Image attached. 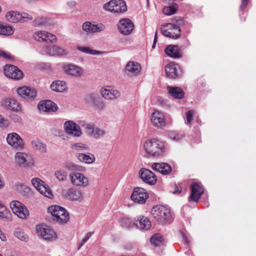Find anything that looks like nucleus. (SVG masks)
Returning <instances> with one entry per match:
<instances>
[{"instance_id": "nucleus-1", "label": "nucleus", "mask_w": 256, "mask_h": 256, "mask_svg": "<svg viewBox=\"0 0 256 256\" xmlns=\"http://www.w3.org/2000/svg\"><path fill=\"white\" fill-rule=\"evenodd\" d=\"M142 148L150 158H160L165 154L166 150L164 143L157 138L146 140L144 142Z\"/></svg>"}, {"instance_id": "nucleus-2", "label": "nucleus", "mask_w": 256, "mask_h": 256, "mask_svg": "<svg viewBox=\"0 0 256 256\" xmlns=\"http://www.w3.org/2000/svg\"><path fill=\"white\" fill-rule=\"evenodd\" d=\"M151 213L152 216L162 224H170L172 220L170 210L164 206H154Z\"/></svg>"}, {"instance_id": "nucleus-3", "label": "nucleus", "mask_w": 256, "mask_h": 256, "mask_svg": "<svg viewBox=\"0 0 256 256\" xmlns=\"http://www.w3.org/2000/svg\"><path fill=\"white\" fill-rule=\"evenodd\" d=\"M5 18L10 23H24L33 20V16L30 14L17 10L7 12Z\"/></svg>"}, {"instance_id": "nucleus-4", "label": "nucleus", "mask_w": 256, "mask_h": 256, "mask_svg": "<svg viewBox=\"0 0 256 256\" xmlns=\"http://www.w3.org/2000/svg\"><path fill=\"white\" fill-rule=\"evenodd\" d=\"M48 212L54 220L60 224H66L68 220V214L66 210L58 206H52L48 208Z\"/></svg>"}, {"instance_id": "nucleus-5", "label": "nucleus", "mask_w": 256, "mask_h": 256, "mask_svg": "<svg viewBox=\"0 0 256 256\" xmlns=\"http://www.w3.org/2000/svg\"><path fill=\"white\" fill-rule=\"evenodd\" d=\"M102 8L114 14L122 13L127 10L126 3L124 0H111L104 4Z\"/></svg>"}, {"instance_id": "nucleus-6", "label": "nucleus", "mask_w": 256, "mask_h": 256, "mask_svg": "<svg viewBox=\"0 0 256 256\" xmlns=\"http://www.w3.org/2000/svg\"><path fill=\"white\" fill-rule=\"evenodd\" d=\"M10 204L13 213L20 219L26 220L29 216V210L20 202L12 200Z\"/></svg>"}, {"instance_id": "nucleus-7", "label": "nucleus", "mask_w": 256, "mask_h": 256, "mask_svg": "<svg viewBox=\"0 0 256 256\" xmlns=\"http://www.w3.org/2000/svg\"><path fill=\"white\" fill-rule=\"evenodd\" d=\"M72 184L76 186L85 188L89 186L88 178L79 172H72L69 175Z\"/></svg>"}, {"instance_id": "nucleus-8", "label": "nucleus", "mask_w": 256, "mask_h": 256, "mask_svg": "<svg viewBox=\"0 0 256 256\" xmlns=\"http://www.w3.org/2000/svg\"><path fill=\"white\" fill-rule=\"evenodd\" d=\"M86 134L90 136L96 140L104 137L106 132L104 129L96 127L94 124L87 123L84 124Z\"/></svg>"}, {"instance_id": "nucleus-9", "label": "nucleus", "mask_w": 256, "mask_h": 256, "mask_svg": "<svg viewBox=\"0 0 256 256\" xmlns=\"http://www.w3.org/2000/svg\"><path fill=\"white\" fill-rule=\"evenodd\" d=\"M36 232L39 236L46 240H54L56 238L55 232L50 227L46 225H38L36 226Z\"/></svg>"}, {"instance_id": "nucleus-10", "label": "nucleus", "mask_w": 256, "mask_h": 256, "mask_svg": "<svg viewBox=\"0 0 256 256\" xmlns=\"http://www.w3.org/2000/svg\"><path fill=\"white\" fill-rule=\"evenodd\" d=\"M42 53L50 56H65L68 54V51L58 46L50 44L44 46Z\"/></svg>"}, {"instance_id": "nucleus-11", "label": "nucleus", "mask_w": 256, "mask_h": 256, "mask_svg": "<svg viewBox=\"0 0 256 256\" xmlns=\"http://www.w3.org/2000/svg\"><path fill=\"white\" fill-rule=\"evenodd\" d=\"M34 40L42 42H55L57 38L55 35L50 34L45 30H38L33 34Z\"/></svg>"}, {"instance_id": "nucleus-12", "label": "nucleus", "mask_w": 256, "mask_h": 256, "mask_svg": "<svg viewBox=\"0 0 256 256\" xmlns=\"http://www.w3.org/2000/svg\"><path fill=\"white\" fill-rule=\"evenodd\" d=\"M65 132L74 137L78 138L82 134L80 126L72 120L66 122L64 124Z\"/></svg>"}, {"instance_id": "nucleus-13", "label": "nucleus", "mask_w": 256, "mask_h": 256, "mask_svg": "<svg viewBox=\"0 0 256 256\" xmlns=\"http://www.w3.org/2000/svg\"><path fill=\"white\" fill-rule=\"evenodd\" d=\"M140 179L146 184L154 185L157 181L156 176L150 170L145 168H141L138 172Z\"/></svg>"}, {"instance_id": "nucleus-14", "label": "nucleus", "mask_w": 256, "mask_h": 256, "mask_svg": "<svg viewBox=\"0 0 256 256\" xmlns=\"http://www.w3.org/2000/svg\"><path fill=\"white\" fill-rule=\"evenodd\" d=\"M62 69L67 75L74 78H80L84 74L83 69L74 64H64L62 66Z\"/></svg>"}, {"instance_id": "nucleus-15", "label": "nucleus", "mask_w": 256, "mask_h": 256, "mask_svg": "<svg viewBox=\"0 0 256 256\" xmlns=\"http://www.w3.org/2000/svg\"><path fill=\"white\" fill-rule=\"evenodd\" d=\"M16 92L19 96L27 100L34 99L37 96V90L29 86L18 88Z\"/></svg>"}, {"instance_id": "nucleus-16", "label": "nucleus", "mask_w": 256, "mask_h": 256, "mask_svg": "<svg viewBox=\"0 0 256 256\" xmlns=\"http://www.w3.org/2000/svg\"><path fill=\"white\" fill-rule=\"evenodd\" d=\"M32 185L37 190L46 197L52 198L54 195L50 189L44 184V182L38 178H34L32 180Z\"/></svg>"}, {"instance_id": "nucleus-17", "label": "nucleus", "mask_w": 256, "mask_h": 256, "mask_svg": "<svg viewBox=\"0 0 256 256\" xmlns=\"http://www.w3.org/2000/svg\"><path fill=\"white\" fill-rule=\"evenodd\" d=\"M4 75L14 80H20L23 78V73L16 66L12 65H7L4 69Z\"/></svg>"}, {"instance_id": "nucleus-18", "label": "nucleus", "mask_w": 256, "mask_h": 256, "mask_svg": "<svg viewBox=\"0 0 256 256\" xmlns=\"http://www.w3.org/2000/svg\"><path fill=\"white\" fill-rule=\"evenodd\" d=\"M6 141L10 146L15 149H21L24 146L22 139L16 132L8 134L6 137Z\"/></svg>"}, {"instance_id": "nucleus-19", "label": "nucleus", "mask_w": 256, "mask_h": 256, "mask_svg": "<svg viewBox=\"0 0 256 256\" xmlns=\"http://www.w3.org/2000/svg\"><path fill=\"white\" fill-rule=\"evenodd\" d=\"M106 26L102 23L86 22L82 24V30L88 33H97L104 31Z\"/></svg>"}, {"instance_id": "nucleus-20", "label": "nucleus", "mask_w": 256, "mask_h": 256, "mask_svg": "<svg viewBox=\"0 0 256 256\" xmlns=\"http://www.w3.org/2000/svg\"><path fill=\"white\" fill-rule=\"evenodd\" d=\"M148 198V195L146 191L141 188H135L131 196V198L134 202L140 204L145 203Z\"/></svg>"}, {"instance_id": "nucleus-21", "label": "nucleus", "mask_w": 256, "mask_h": 256, "mask_svg": "<svg viewBox=\"0 0 256 256\" xmlns=\"http://www.w3.org/2000/svg\"><path fill=\"white\" fill-rule=\"evenodd\" d=\"M150 122L155 127L162 128L166 125V120L162 112L154 110L151 114Z\"/></svg>"}, {"instance_id": "nucleus-22", "label": "nucleus", "mask_w": 256, "mask_h": 256, "mask_svg": "<svg viewBox=\"0 0 256 256\" xmlns=\"http://www.w3.org/2000/svg\"><path fill=\"white\" fill-rule=\"evenodd\" d=\"M16 163L21 167H28L32 164L31 156L26 153L18 152L15 155Z\"/></svg>"}, {"instance_id": "nucleus-23", "label": "nucleus", "mask_w": 256, "mask_h": 256, "mask_svg": "<svg viewBox=\"0 0 256 256\" xmlns=\"http://www.w3.org/2000/svg\"><path fill=\"white\" fill-rule=\"evenodd\" d=\"M190 190L189 200L198 202L204 192L202 186L200 183H193L190 185Z\"/></svg>"}, {"instance_id": "nucleus-24", "label": "nucleus", "mask_w": 256, "mask_h": 256, "mask_svg": "<svg viewBox=\"0 0 256 256\" xmlns=\"http://www.w3.org/2000/svg\"><path fill=\"white\" fill-rule=\"evenodd\" d=\"M63 194L67 198L77 202H82L84 199V193L82 192L76 188H70L68 189L66 192H63Z\"/></svg>"}, {"instance_id": "nucleus-25", "label": "nucleus", "mask_w": 256, "mask_h": 256, "mask_svg": "<svg viewBox=\"0 0 256 256\" xmlns=\"http://www.w3.org/2000/svg\"><path fill=\"white\" fill-rule=\"evenodd\" d=\"M134 28V24L132 20L128 18L122 19L119 22L118 29L120 32L124 35L130 34Z\"/></svg>"}, {"instance_id": "nucleus-26", "label": "nucleus", "mask_w": 256, "mask_h": 256, "mask_svg": "<svg viewBox=\"0 0 256 256\" xmlns=\"http://www.w3.org/2000/svg\"><path fill=\"white\" fill-rule=\"evenodd\" d=\"M126 73L130 76H138L141 72L142 66L136 62L129 61L126 65Z\"/></svg>"}, {"instance_id": "nucleus-27", "label": "nucleus", "mask_w": 256, "mask_h": 256, "mask_svg": "<svg viewBox=\"0 0 256 256\" xmlns=\"http://www.w3.org/2000/svg\"><path fill=\"white\" fill-rule=\"evenodd\" d=\"M84 100L88 104L98 109H102L104 107V104L102 100L94 94L86 95Z\"/></svg>"}, {"instance_id": "nucleus-28", "label": "nucleus", "mask_w": 256, "mask_h": 256, "mask_svg": "<svg viewBox=\"0 0 256 256\" xmlns=\"http://www.w3.org/2000/svg\"><path fill=\"white\" fill-rule=\"evenodd\" d=\"M100 94L104 98L110 100L116 99L120 96L119 90L108 87L101 88Z\"/></svg>"}, {"instance_id": "nucleus-29", "label": "nucleus", "mask_w": 256, "mask_h": 256, "mask_svg": "<svg viewBox=\"0 0 256 256\" xmlns=\"http://www.w3.org/2000/svg\"><path fill=\"white\" fill-rule=\"evenodd\" d=\"M38 108L42 112H56L58 110L56 104L50 100L40 102L38 105Z\"/></svg>"}, {"instance_id": "nucleus-30", "label": "nucleus", "mask_w": 256, "mask_h": 256, "mask_svg": "<svg viewBox=\"0 0 256 256\" xmlns=\"http://www.w3.org/2000/svg\"><path fill=\"white\" fill-rule=\"evenodd\" d=\"M1 104L2 106L11 110L14 112L20 110V106L19 103L14 98H5L2 101Z\"/></svg>"}, {"instance_id": "nucleus-31", "label": "nucleus", "mask_w": 256, "mask_h": 256, "mask_svg": "<svg viewBox=\"0 0 256 256\" xmlns=\"http://www.w3.org/2000/svg\"><path fill=\"white\" fill-rule=\"evenodd\" d=\"M134 225L140 230H148L151 227V222L148 218L144 216L138 217L134 222Z\"/></svg>"}, {"instance_id": "nucleus-32", "label": "nucleus", "mask_w": 256, "mask_h": 256, "mask_svg": "<svg viewBox=\"0 0 256 256\" xmlns=\"http://www.w3.org/2000/svg\"><path fill=\"white\" fill-rule=\"evenodd\" d=\"M152 168L154 170L164 175L170 174L172 170L171 166L168 164L164 162L153 164Z\"/></svg>"}, {"instance_id": "nucleus-33", "label": "nucleus", "mask_w": 256, "mask_h": 256, "mask_svg": "<svg viewBox=\"0 0 256 256\" xmlns=\"http://www.w3.org/2000/svg\"><path fill=\"white\" fill-rule=\"evenodd\" d=\"M179 68L177 64L170 62L166 66V72L168 76L171 78H175L178 76V70Z\"/></svg>"}, {"instance_id": "nucleus-34", "label": "nucleus", "mask_w": 256, "mask_h": 256, "mask_svg": "<svg viewBox=\"0 0 256 256\" xmlns=\"http://www.w3.org/2000/svg\"><path fill=\"white\" fill-rule=\"evenodd\" d=\"M166 54L172 58H180L182 55L178 47L176 46L169 45L164 49Z\"/></svg>"}, {"instance_id": "nucleus-35", "label": "nucleus", "mask_w": 256, "mask_h": 256, "mask_svg": "<svg viewBox=\"0 0 256 256\" xmlns=\"http://www.w3.org/2000/svg\"><path fill=\"white\" fill-rule=\"evenodd\" d=\"M76 157L80 162L86 164H92L96 160L94 154L90 153H79L76 155Z\"/></svg>"}, {"instance_id": "nucleus-36", "label": "nucleus", "mask_w": 256, "mask_h": 256, "mask_svg": "<svg viewBox=\"0 0 256 256\" xmlns=\"http://www.w3.org/2000/svg\"><path fill=\"white\" fill-rule=\"evenodd\" d=\"M52 90L56 92H62L67 89L66 83L64 81L56 80L54 82L50 85Z\"/></svg>"}, {"instance_id": "nucleus-37", "label": "nucleus", "mask_w": 256, "mask_h": 256, "mask_svg": "<svg viewBox=\"0 0 256 256\" xmlns=\"http://www.w3.org/2000/svg\"><path fill=\"white\" fill-rule=\"evenodd\" d=\"M167 89L170 94L174 98L181 99L184 96V92L180 88L168 86Z\"/></svg>"}, {"instance_id": "nucleus-38", "label": "nucleus", "mask_w": 256, "mask_h": 256, "mask_svg": "<svg viewBox=\"0 0 256 256\" xmlns=\"http://www.w3.org/2000/svg\"><path fill=\"white\" fill-rule=\"evenodd\" d=\"M166 28H168L170 31L172 32V38L176 39L180 37L181 30L178 26L174 24H168Z\"/></svg>"}, {"instance_id": "nucleus-39", "label": "nucleus", "mask_w": 256, "mask_h": 256, "mask_svg": "<svg viewBox=\"0 0 256 256\" xmlns=\"http://www.w3.org/2000/svg\"><path fill=\"white\" fill-rule=\"evenodd\" d=\"M34 149L38 150L41 152H46V144L39 140H34L31 142Z\"/></svg>"}, {"instance_id": "nucleus-40", "label": "nucleus", "mask_w": 256, "mask_h": 256, "mask_svg": "<svg viewBox=\"0 0 256 256\" xmlns=\"http://www.w3.org/2000/svg\"><path fill=\"white\" fill-rule=\"evenodd\" d=\"M14 32L13 28L8 24H4L0 22V34L9 36L12 35Z\"/></svg>"}, {"instance_id": "nucleus-41", "label": "nucleus", "mask_w": 256, "mask_h": 256, "mask_svg": "<svg viewBox=\"0 0 256 256\" xmlns=\"http://www.w3.org/2000/svg\"><path fill=\"white\" fill-rule=\"evenodd\" d=\"M14 234L16 237L22 241L28 242V234H25L24 230L20 228H16Z\"/></svg>"}, {"instance_id": "nucleus-42", "label": "nucleus", "mask_w": 256, "mask_h": 256, "mask_svg": "<svg viewBox=\"0 0 256 256\" xmlns=\"http://www.w3.org/2000/svg\"><path fill=\"white\" fill-rule=\"evenodd\" d=\"M77 49L82 52L92 55H98L102 54L101 51L94 50L87 46H78Z\"/></svg>"}, {"instance_id": "nucleus-43", "label": "nucleus", "mask_w": 256, "mask_h": 256, "mask_svg": "<svg viewBox=\"0 0 256 256\" xmlns=\"http://www.w3.org/2000/svg\"><path fill=\"white\" fill-rule=\"evenodd\" d=\"M0 218L5 222H10L12 220V214L5 206L4 208L0 210Z\"/></svg>"}, {"instance_id": "nucleus-44", "label": "nucleus", "mask_w": 256, "mask_h": 256, "mask_svg": "<svg viewBox=\"0 0 256 256\" xmlns=\"http://www.w3.org/2000/svg\"><path fill=\"white\" fill-rule=\"evenodd\" d=\"M150 242L154 246H160L163 244L164 238L160 234H156L150 238Z\"/></svg>"}, {"instance_id": "nucleus-45", "label": "nucleus", "mask_w": 256, "mask_h": 256, "mask_svg": "<svg viewBox=\"0 0 256 256\" xmlns=\"http://www.w3.org/2000/svg\"><path fill=\"white\" fill-rule=\"evenodd\" d=\"M178 4L176 3L170 6H165L162 10L164 14L166 15L170 16L176 12L178 10Z\"/></svg>"}, {"instance_id": "nucleus-46", "label": "nucleus", "mask_w": 256, "mask_h": 256, "mask_svg": "<svg viewBox=\"0 0 256 256\" xmlns=\"http://www.w3.org/2000/svg\"><path fill=\"white\" fill-rule=\"evenodd\" d=\"M54 176L59 182H64L67 180L68 174L64 170H58L54 172Z\"/></svg>"}, {"instance_id": "nucleus-47", "label": "nucleus", "mask_w": 256, "mask_h": 256, "mask_svg": "<svg viewBox=\"0 0 256 256\" xmlns=\"http://www.w3.org/2000/svg\"><path fill=\"white\" fill-rule=\"evenodd\" d=\"M169 136L173 140L178 141L182 140L184 136V135L181 133L171 132L169 134Z\"/></svg>"}, {"instance_id": "nucleus-48", "label": "nucleus", "mask_w": 256, "mask_h": 256, "mask_svg": "<svg viewBox=\"0 0 256 256\" xmlns=\"http://www.w3.org/2000/svg\"><path fill=\"white\" fill-rule=\"evenodd\" d=\"M72 148L76 150H88V149L87 145L82 143L75 144L72 146Z\"/></svg>"}, {"instance_id": "nucleus-49", "label": "nucleus", "mask_w": 256, "mask_h": 256, "mask_svg": "<svg viewBox=\"0 0 256 256\" xmlns=\"http://www.w3.org/2000/svg\"><path fill=\"white\" fill-rule=\"evenodd\" d=\"M45 23L46 19L40 16L36 18L33 21V24L34 26H42Z\"/></svg>"}, {"instance_id": "nucleus-50", "label": "nucleus", "mask_w": 256, "mask_h": 256, "mask_svg": "<svg viewBox=\"0 0 256 256\" xmlns=\"http://www.w3.org/2000/svg\"><path fill=\"white\" fill-rule=\"evenodd\" d=\"M10 119L14 122L21 123L22 122V118L18 114H12L10 116Z\"/></svg>"}, {"instance_id": "nucleus-51", "label": "nucleus", "mask_w": 256, "mask_h": 256, "mask_svg": "<svg viewBox=\"0 0 256 256\" xmlns=\"http://www.w3.org/2000/svg\"><path fill=\"white\" fill-rule=\"evenodd\" d=\"M194 114V110H190L186 112V122L188 124H190L192 120L193 116Z\"/></svg>"}, {"instance_id": "nucleus-52", "label": "nucleus", "mask_w": 256, "mask_h": 256, "mask_svg": "<svg viewBox=\"0 0 256 256\" xmlns=\"http://www.w3.org/2000/svg\"><path fill=\"white\" fill-rule=\"evenodd\" d=\"M93 233V232H89L86 234L85 236L82 239L81 243L79 244L78 250H80L81 248V247L88 240L92 235Z\"/></svg>"}, {"instance_id": "nucleus-53", "label": "nucleus", "mask_w": 256, "mask_h": 256, "mask_svg": "<svg viewBox=\"0 0 256 256\" xmlns=\"http://www.w3.org/2000/svg\"><path fill=\"white\" fill-rule=\"evenodd\" d=\"M124 226L127 228H131L134 225L131 220L129 219H125L123 221Z\"/></svg>"}, {"instance_id": "nucleus-54", "label": "nucleus", "mask_w": 256, "mask_h": 256, "mask_svg": "<svg viewBox=\"0 0 256 256\" xmlns=\"http://www.w3.org/2000/svg\"><path fill=\"white\" fill-rule=\"evenodd\" d=\"M162 34L166 37L172 38V32L168 30V28H167L166 29H164L162 28Z\"/></svg>"}, {"instance_id": "nucleus-55", "label": "nucleus", "mask_w": 256, "mask_h": 256, "mask_svg": "<svg viewBox=\"0 0 256 256\" xmlns=\"http://www.w3.org/2000/svg\"><path fill=\"white\" fill-rule=\"evenodd\" d=\"M8 121L4 119V118L0 115V127L8 126Z\"/></svg>"}, {"instance_id": "nucleus-56", "label": "nucleus", "mask_w": 256, "mask_h": 256, "mask_svg": "<svg viewBox=\"0 0 256 256\" xmlns=\"http://www.w3.org/2000/svg\"><path fill=\"white\" fill-rule=\"evenodd\" d=\"M0 57L3 58L6 60H9L11 58V56L8 53H7L6 52H5L1 50H0Z\"/></svg>"}, {"instance_id": "nucleus-57", "label": "nucleus", "mask_w": 256, "mask_h": 256, "mask_svg": "<svg viewBox=\"0 0 256 256\" xmlns=\"http://www.w3.org/2000/svg\"><path fill=\"white\" fill-rule=\"evenodd\" d=\"M76 4V2L75 0H72L68 2L67 5L70 8H74Z\"/></svg>"}, {"instance_id": "nucleus-58", "label": "nucleus", "mask_w": 256, "mask_h": 256, "mask_svg": "<svg viewBox=\"0 0 256 256\" xmlns=\"http://www.w3.org/2000/svg\"><path fill=\"white\" fill-rule=\"evenodd\" d=\"M248 0H242V4L240 5V8H244L248 5Z\"/></svg>"}, {"instance_id": "nucleus-59", "label": "nucleus", "mask_w": 256, "mask_h": 256, "mask_svg": "<svg viewBox=\"0 0 256 256\" xmlns=\"http://www.w3.org/2000/svg\"><path fill=\"white\" fill-rule=\"evenodd\" d=\"M182 236L183 240H184L185 241V242L186 244H188L190 243V242H189L188 237L184 233H182Z\"/></svg>"}, {"instance_id": "nucleus-60", "label": "nucleus", "mask_w": 256, "mask_h": 256, "mask_svg": "<svg viewBox=\"0 0 256 256\" xmlns=\"http://www.w3.org/2000/svg\"><path fill=\"white\" fill-rule=\"evenodd\" d=\"M175 190L172 192L173 194H179L182 190V188H179L176 184H174Z\"/></svg>"}, {"instance_id": "nucleus-61", "label": "nucleus", "mask_w": 256, "mask_h": 256, "mask_svg": "<svg viewBox=\"0 0 256 256\" xmlns=\"http://www.w3.org/2000/svg\"><path fill=\"white\" fill-rule=\"evenodd\" d=\"M156 38H157V32H155V34H154V44H153V46H152V48H154V44L156 42Z\"/></svg>"}, {"instance_id": "nucleus-62", "label": "nucleus", "mask_w": 256, "mask_h": 256, "mask_svg": "<svg viewBox=\"0 0 256 256\" xmlns=\"http://www.w3.org/2000/svg\"><path fill=\"white\" fill-rule=\"evenodd\" d=\"M4 205L0 201V210H1L2 208H4Z\"/></svg>"}, {"instance_id": "nucleus-63", "label": "nucleus", "mask_w": 256, "mask_h": 256, "mask_svg": "<svg viewBox=\"0 0 256 256\" xmlns=\"http://www.w3.org/2000/svg\"><path fill=\"white\" fill-rule=\"evenodd\" d=\"M0 256H2V255L0 254Z\"/></svg>"}, {"instance_id": "nucleus-64", "label": "nucleus", "mask_w": 256, "mask_h": 256, "mask_svg": "<svg viewBox=\"0 0 256 256\" xmlns=\"http://www.w3.org/2000/svg\"><path fill=\"white\" fill-rule=\"evenodd\" d=\"M148 0H147V1L148 2Z\"/></svg>"}]
</instances>
